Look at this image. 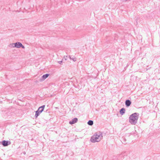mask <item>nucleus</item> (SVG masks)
Wrapping results in <instances>:
<instances>
[{
    "mask_svg": "<svg viewBox=\"0 0 160 160\" xmlns=\"http://www.w3.org/2000/svg\"><path fill=\"white\" fill-rule=\"evenodd\" d=\"M102 133L101 132L98 131L94 134L91 137L90 141L93 143L99 142L102 138Z\"/></svg>",
    "mask_w": 160,
    "mask_h": 160,
    "instance_id": "f257e3e1",
    "label": "nucleus"
},
{
    "mask_svg": "<svg viewBox=\"0 0 160 160\" xmlns=\"http://www.w3.org/2000/svg\"><path fill=\"white\" fill-rule=\"evenodd\" d=\"M139 114L135 112L130 115L129 117V122L132 124L135 125L137 122Z\"/></svg>",
    "mask_w": 160,
    "mask_h": 160,
    "instance_id": "f03ea898",
    "label": "nucleus"
},
{
    "mask_svg": "<svg viewBox=\"0 0 160 160\" xmlns=\"http://www.w3.org/2000/svg\"><path fill=\"white\" fill-rule=\"evenodd\" d=\"M45 107V105H43L40 107L38 109V110L35 112V114L34 116L35 118L37 119L40 114L43 111Z\"/></svg>",
    "mask_w": 160,
    "mask_h": 160,
    "instance_id": "7ed1b4c3",
    "label": "nucleus"
},
{
    "mask_svg": "<svg viewBox=\"0 0 160 160\" xmlns=\"http://www.w3.org/2000/svg\"><path fill=\"white\" fill-rule=\"evenodd\" d=\"M0 143H1L4 147H6L10 145L11 143L10 141L3 140Z\"/></svg>",
    "mask_w": 160,
    "mask_h": 160,
    "instance_id": "20e7f679",
    "label": "nucleus"
},
{
    "mask_svg": "<svg viewBox=\"0 0 160 160\" xmlns=\"http://www.w3.org/2000/svg\"><path fill=\"white\" fill-rule=\"evenodd\" d=\"M49 74L48 73L43 75L39 79V81L42 82V81H43L49 76Z\"/></svg>",
    "mask_w": 160,
    "mask_h": 160,
    "instance_id": "39448f33",
    "label": "nucleus"
},
{
    "mask_svg": "<svg viewBox=\"0 0 160 160\" xmlns=\"http://www.w3.org/2000/svg\"><path fill=\"white\" fill-rule=\"evenodd\" d=\"M78 121L77 118H75L72 119L71 121L69 122V123L71 125L77 122Z\"/></svg>",
    "mask_w": 160,
    "mask_h": 160,
    "instance_id": "423d86ee",
    "label": "nucleus"
},
{
    "mask_svg": "<svg viewBox=\"0 0 160 160\" xmlns=\"http://www.w3.org/2000/svg\"><path fill=\"white\" fill-rule=\"evenodd\" d=\"M131 103L132 102L129 99L126 100L125 102V104L127 107H128L130 106L131 105Z\"/></svg>",
    "mask_w": 160,
    "mask_h": 160,
    "instance_id": "0eeeda50",
    "label": "nucleus"
},
{
    "mask_svg": "<svg viewBox=\"0 0 160 160\" xmlns=\"http://www.w3.org/2000/svg\"><path fill=\"white\" fill-rule=\"evenodd\" d=\"M21 45H22L21 43L19 42H17L15 43L14 45L15 46V48H21V46H22Z\"/></svg>",
    "mask_w": 160,
    "mask_h": 160,
    "instance_id": "6e6552de",
    "label": "nucleus"
},
{
    "mask_svg": "<svg viewBox=\"0 0 160 160\" xmlns=\"http://www.w3.org/2000/svg\"><path fill=\"white\" fill-rule=\"evenodd\" d=\"M125 109L124 108H122L119 111L121 115H123L125 112Z\"/></svg>",
    "mask_w": 160,
    "mask_h": 160,
    "instance_id": "1a4fd4ad",
    "label": "nucleus"
},
{
    "mask_svg": "<svg viewBox=\"0 0 160 160\" xmlns=\"http://www.w3.org/2000/svg\"><path fill=\"white\" fill-rule=\"evenodd\" d=\"M88 124L90 126H92L93 124V121L91 120H89L87 122Z\"/></svg>",
    "mask_w": 160,
    "mask_h": 160,
    "instance_id": "9d476101",
    "label": "nucleus"
},
{
    "mask_svg": "<svg viewBox=\"0 0 160 160\" xmlns=\"http://www.w3.org/2000/svg\"><path fill=\"white\" fill-rule=\"evenodd\" d=\"M69 58L71 60H72L73 61H76L77 60V58H72L71 56H69Z\"/></svg>",
    "mask_w": 160,
    "mask_h": 160,
    "instance_id": "9b49d317",
    "label": "nucleus"
},
{
    "mask_svg": "<svg viewBox=\"0 0 160 160\" xmlns=\"http://www.w3.org/2000/svg\"><path fill=\"white\" fill-rule=\"evenodd\" d=\"M15 44V43L11 44L9 45V46L11 48H15V46L14 45Z\"/></svg>",
    "mask_w": 160,
    "mask_h": 160,
    "instance_id": "f8f14e48",
    "label": "nucleus"
},
{
    "mask_svg": "<svg viewBox=\"0 0 160 160\" xmlns=\"http://www.w3.org/2000/svg\"><path fill=\"white\" fill-rule=\"evenodd\" d=\"M122 138H123V142H122V143H127V142H126V140L125 139V138L123 137Z\"/></svg>",
    "mask_w": 160,
    "mask_h": 160,
    "instance_id": "ddd939ff",
    "label": "nucleus"
},
{
    "mask_svg": "<svg viewBox=\"0 0 160 160\" xmlns=\"http://www.w3.org/2000/svg\"><path fill=\"white\" fill-rule=\"evenodd\" d=\"M58 62L60 64H62V61H58Z\"/></svg>",
    "mask_w": 160,
    "mask_h": 160,
    "instance_id": "4468645a",
    "label": "nucleus"
},
{
    "mask_svg": "<svg viewBox=\"0 0 160 160\" xmlns=\"http://www.w3.org/2000/svg\"><path fill=\"white\" fill-rule=\"evenodd\" d=\"M22 46H21V48H25V47L23 45H22H22H21Z\"/></svg>",
    "mask_w": 160,
    "mask_h": 160,
    "instance_id": "2eb2a0df",
    "label": "nucleus"
},
{
    "mask_svg": "<svg viewBox=\"0 0 160 160\" xmlns=\"http://www.w3.org/2000/svg\"><path fill=\"white\" fill-rule=\"evenodd\" d=\"M121 0L122 1L124 2H126L128 0Z\"/></svg>",
    "mask_w": 160,
    "mask_h": 160,
    "instance_id": "dca6fc26",
    "label": "nucleus"
},
{
    "mask_svg": "<svg viewBox=\"0 0 160 160\" xmlns=\"http://www.w3.org/2000/svg\"><path fill=\"white\" fill-rule=\"evenodd\" d=\"M64 58H65V60H67V58H65V56L64 57Z\"/></svg>",
    "mask_w": 160,
    "mask_h": 160,
    "instance_id": "f3484780",
    "label": "nucleus"
},
{
    "mask_svg": "<svg viewBox=\"0 0 160 160\" xmlns=\"http://www.w3.org/2000/svg\"><path fill=\"white\" fill-rule=\"evenodd\" d=\"M137 21H138L137 19H136V22H137Z\"/></svg>",
    "mask_w": 160,
    "mask_h": 160,
    "instance_id": "a211bd4d",
    "label": "nucleus"
},
{
    "mask_svg": "<svg viewBox=\"0 0 160 160\" xmlns=\"http://www.w3.org/2000/svg\"><path fill=\"white\" fill-rule=\"evenodd\" d=\"M24 154H25V152H24L23 153Z\"/></svg>",
    "mask_w": 160,
    "mask_h": 160,
    "instance_id": "6ab92c4d",
    "label": "nucleus"
},
{
    "mask_svg": "<svg viewBox=\"0 0 160 160\" xmlns=\"http://www.w3.org/2000/svg\"><path fill=\"white\" fill-rule=\"evenodd\" d=\"M67 57H67V56H66V58H67Z\"/></svg>",
    "mask_w": 160,
    "mask_h": 160,
    "instance_id": "aec40b11",
    "label": "nucleus"
}]
</instances>
